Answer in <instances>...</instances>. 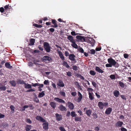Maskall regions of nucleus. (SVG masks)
<instances>
[{
    "label": "nucleus",
    "instance_id": "nucleus-1",
    "mask_svg": "<svg viewBox=\"0 0 131 131\" xmlns=\"http://www.w3.org/2000/svg\"><path fill=\"white\" fill-rule=\"evenodd\" d=\"M58 53L60 58L61 59L62 61H63L62 63V65L63 66H65L67 68H70V66L68 64L67 62L64 61L65 58L62 53L60 51H58Z\"/></svg>",
    "mask_w": 131,
    "mask_h": 131
},
{
    "label": "nucleus",
    "instance_id": "nucleus-2",
    "mask_svg": "<svg viewBox=\"0 0 131 131\" xmlns=\"http://www.w3.org/2000/svg\"><path fill=\"white\" fill-rule=\"evenodd\" d=\"M108 62L110 63L112 66H114L116 67H118L119 66L118 64L112 58H110L107 59Z\"/></svg>",
    "mask_w": 131,
    "mask_h": 131
},
{
    "label": "nucleus",
    "instance_id": "nucleus-3",
    "mask_svg": "<svg viewBox=\"0 0 131 131\" xmlns=\"http://www.w3.org/2000/svg\"><path fill=\"white\" fill-rule=\"evenodd\" d=\"M43 47L45 50L47 52H50L51 47L48 43L47 42H44L43 43Z\"/></svg>",
    "mask_w": 131,
    "mask_h": 131
},
{
    "label": "nucleus",
    "instance_id": "nucleus-4",
    "mask_svg": "<svg viewBox=\"0 0 131 131\" xmlns=\"http://www.w3.org/2000/svg\"><path fill=\"white\" fill-rule=\"evenodd\" d=\"M75 56L73 54H70L69 57V59L72 61L71 63L74 64L77 62L75 58Z\"/></svg>",
    "mask_w": 131,
    "mask_h": 131
},
{
    "label": "nucleus",
    "instance_id": "nucleus-5",
    "mask_svg": "<svg viewBox=\"0 0 131 131\" xmlns=\"http://www.w3.org/2000/svg\"><path fill=\"white\" fill-rule=\"evenodd\" d=\"M43 123L42 124L43 129L45 130H48L49 128L48 123V122H46Z\"/></svg>",
    "mask_w": 131,
    "mask_h": 131
},
{
    "label": "nucleus",
    "instance_id": "nucleus-6",
    "mask_svg": "<svg viewBox=\"0 0 131 131\" xmlns=\"http://www.w3.org/2000/svg\"><path fill=\"white\" fill-rule=\"evenodd\" d=\"M36 118L37 120L42 122H46V120L42 117L39 116H37L36 117Z\"/></svg>",
    "mask_w": 131,
    "mask_h": 131
},
{
    "label": "nucleus",
    "instance_id": "nucleus-7",
    "mask_svg": "<svg viewBox=\"0 0 131 131\" xmlns=\"http://www.w3.org/2000/svg\"><path fill=\"white\" fill-rule=\"evenodd\" d=\"M56 119L57 121H60L62 119V116L61 114H59L57 113L55 114Z\"/></svg>",
    "mask_w": 131,
    "mask_h": 131
},
{
    "label": "nucleus",
    "instance_id": "nucleus-8",
    "mask_svg": "<svg viewBox=\"0 0 131 131\" xmlns=\"http://www.w3.org/2000/svg\"><path fill=\"white\" fill-rule=\"evenodd\" d=\"M76 38L82 42L85 41V39L84 36L78 35L76 36Z\"/></svg>",
    "mask_w": 131,
    "mask_h": 131
},
{
    "label": "nucleus",
    "instance_id": "nucleus-9",
    "mask_svg": "<svg viewBox=\"0 0 131 131\" xmlns=\"http://www.w3.org/2000/svg\"><path fill=\"white\" fill-rule=\"evenodd\" d=\"M78 93L79 97L77 99V102H79L81 101L82 99L83 96L82 95L79 91H78Z\"/></svg>",
    "mask_w": 131,
    "mask_h": 131
},
{
    "label": "nucleus",
    "instance_id": "nucleus-10",
    "mask_svg": "<svg viewBox=\"0 0 131 131\" xmlns=\"http://www.w3.org/2000/svg\"><path fill=\"white\" fill-rule=\"evenodd\" d=\"M87 42L88 43L91 44L93 46L94 45V40L92 38H90L87 41Z\"/></svg>",
    "mask_w": 131,
    "mask_h": 131
},
{
    "label": "nucleus",
    "instance_id": "nucleus-11",
    "mask_svg": "<svg viewBox=\"0 0 131 131\" xmlns=\"http://www.w3.org/2000/svg\"><path fill=\"white\" fill-rule=\"evenodd\" d=\"M58 108L61 111H66L67 110V108L62 105H60Z\"/></svg>",
    "mask_w": 131,
    "mask_h": 131
},
{
    "label": "nucleus",
    "instance_id": "nucleus-12",
    "mask_svg": "<svg viewBox=\"0 0 131 131\" xmlns=\"http://www.w3.org/2000/svg\"><path fill=\"white\" fill-rule=\"evenodd\" d=\"M54 100L56 101L57 102H58L59 103H65V102L64 100L61 99H59V98L57 97H55L54 98Z\"/></svg>",
    "mask_w": 131,
    "mask_h": 131
},
{
    "label": "nucleus",
    "instance_id": "nucleus-13",
    "mask_svg": "<svg viewBox=\"0 0 131 131\" xmlns=\"http://www.w3.org/2000/svg\"><path fill=\"white\" fill-rule=\"evenodd\" d=\"M57 84V85L61 87H63L64 85V84L62 81L60 79L59 80L58 83Z\"/></svg>",
    "mask_w": 131,
    "mask_h": 131
},
{
    "label": "nucleus",
    "instance_id": "nucleus-14",
    "mask_svg": "<svg viewBox=\"0 0 131 131\" xmlns=\"http://www.w3.org/2000/svg\"><path fill=\"white\" fill-rule=\"evenodd\" d=\"M112 111V108L111 107L108 108L105 111V113L107 115H109Z\"/></svg>",
    "mask_w": 131,
    "mask_h": 131
},
{
    "label": "nucleus",
    "instance_id": "nucleus-15",
    "mask_svg": "<svg viewBox=\"0 0 131 131\" xmlns=\"http://www.w3.org/2000/svg\"><path fill=\"white\" fill-rule=\"evenodd\" d=\"M68 107L70 110H73L74 108V106L73 104L70 102H68Z\"/></svg>",
    "mask_w": 131,
    "mask_h": 131
},
{
    "label": "nucleus",
    "instance_id": "nucleus-16",
    "mask_svg": "<svg viewBox=\"0 0 131 131\" xmlns=\"http://www.w3.org/2000/svg\"><path fill=\"white\" fill-rule=\"evenodd\" d=\"M123 124V122H122L119 121L116 123L115 125L117 127H122Z\"/></svg>",
    "mask_w": 131,
    "mask_h": 131
},
{
    "label": "nucleus",
    "instance_id": "nucleus-17",
    "mask_svg": "<svg viewBox=\"0 0 131 131\" xmlns=\"http://www.w3.org/2000/svg\"><path fill=\"white\" fill-rule=\"evenodd\" d=\"M92 113V111L90 109L86 110L85 111V113L89 117L91 116Z\"/></svg>",
    "mask_w": 131,
    "mask_h": 131
},
{
    "label": "nucleus",
    "instance_id": "nucleus-18",
    "mask_svg": "<svg viewBox=\"0 0 131 131\" xmlns=\"http://www.w3.org/2000/svg\"><path fill=\"white\" fill-rule=\"evenodd\" d=\"M95 70L99 73H102L104 71L98 67L96 66L95 68Z\"/></svg>",
    "mask_w": 131,
    "mask_h": 131
},
{
    "label": "nucleus",
    "instance_id": "nucleus-19",
    "mask_svg": "<svg viewBox=\"0 0 131 131\" xmlns=\"http://www.w3.org/2000/svg\"><path fill=\"white\" fill-rule=\"evenodd\" d=\"M67 38V39L69 40L70 42L72 43L75 41L73 39V37L71 35H68Z\"/></svg>",
    "mask_w": 131,
    "mask_h": 131
},
{
    "label": "nucleus",
    "instance_id": "nucleus-20",
    "mask_svg": "<svg viewBox=\"0 0 131 131\" xmlns=\"http://www.w3.org/2000/svg\"><path fill=\"white\" fill-rule=\"evenodd\" d=\"M98 106L99 108L102 110L104 108V106L103 105V103L101 102H99L98 103Z\"/></svg>",
    "mask_w": 131,
    "mask_h": 131
},
{
    "label": "nucleus",
    "instance_id": "nucleus-21",
    "mask_svg": "<svg viewBox=\"0 0 131 131\" xmlns=\"http://www.w3.org/2000/svg\"><path fill=\"white\" fill-rule=\"evenodd\" d=\"M35 42V40L34 39H31L29 40V44L30 46H32L34 44Z\"/></svg>",
    "mask_w": 131,
    "mask_h": 131
},
{
    "label": "nucleus",
    "instance_id": "nucleus-22",
    "mask_svg": "<svg viewBox=\"0 0 131 131\" xmlns=\"http://www.w3.org/2000/svg\"><path fill=\"white\" fill-rule=\"evenodd\" d=\"M96 53L95 50L93 49L90 50L88 51V53L89 54H94Z\"/></svg>",
    "mask_w": 131,
    "mask_h": 131
},
{
    "label": "nucleus",
    "instance_id": "nucleus-23",
    "mask_svg": "<svg viewBox=\"0 0 131 131\" xmlns=\"http://www.w3.org/2000/svg\"><path fill=\"white\" fill-rule=\"evenodd\" d=\"M50 105L54 109L56 106V103L54 102H50Z\"/></svg>",
    "mask_w": 131,
    "mask_h": 131
},
{
    "label": "nucleus",
    "instance_id": "nucleus-24",
    "mask_svg": "<svg viewBox=\"0 0 131 131\" xmlns=\"http://www.w3.org/2000/svg\"><path fill=\"white\" fill-rule=\"evenodd\" d=\"M113 94L116 97H118L119 95V91L115 90L113 92Z\"/></svg>",
    "mask_w": 131,
    "mask_h": 131
},
{
    "label": "nucleus",
    "instance_id": "nucleus-25",
    "mask_svg": "<svg viewBox=\"0 0 131 131\" xmlns=\"http://www.w3.org/2000/svg\"><path fill=\"white\" fill-rule=\"evenodd\" d=\"M43 60H45V61H50L52 60V58H51L46 56H45L43 57Z\"/></svg>",
    "mask_w": 131,
    "mask_h": 131
},
{
    "label": "nucleus",
    "instance_id": "nucleus-26",
    "mask_svg": "<svg viewBox=\"0 0 131 131\" xmlns=\"http://www.w3.org/2000/svg\"><path fill=\"white\" fill-rule=\"evenodd\" d=\"M89 97L90 99L92 100L94 99V97L93 96V93L89 92Z\"/></svg>",
    "mask_w": 131,
    "mask_h": 131
},
{
    "label": "nucleus",
    "instance_id": "nucleus-27",
    "mask_svg": "<svg viewBox=\"0 0 131 131\" xmlns=\"http://www.w3.org/2000/svg\"><path fill=\"white\" fill-rule=\"evenodd\" d=\"M31 126L27 125L25 127V129L26 131H29L31 129Z\"/></svg>",
    "mask_w": 131,
    "mask_h": 131
},
{
    "label": "nucleus",
    "instance_id": "nucleus-28",
    "mask_svg": "<svg viewBox=\"0 0 131 131\" xmlns=\"http://www.w3.org/2000/svg\"><path fill=\"white\" fill-rule=\"evenodd\" d=\"M72 43V44H71V46L73 47L75 49H77L78 48V46L76 44L75 41L73 42Z\"/></svg>",
    "mask_w": 131,
    "mask_h": 131
},
{
    "label": "nucleus",
    "instance_id": "nucleus-29",
    "mask_svg": "<svg viewBox=\"0 0 131 131\" xmlns=\"http://www.w3.org/2000/svg\"><path fill=\"white\" fill-rule=\"evenodd\" d=\"M45 95L44 91H42L41 92L39 93L38 97L39 98L41 97L44 96Z\"/></svg>",
    "mask_w": 131,
    "mask_h": 131
},
{
    "label": "nucleus",
    "instance_id": "nucleus-30",
    "mask_svg": "<svg viewBox=\"0 0 131 131\" xmlns=\"http://www.w3.org/2000/svg\"><path fill=\"white\" fill-rule=\"evenodd\" d=\"M5 66L8 69H11L12 67V66H10L9 63L8 62L5 63Z\"/></svg>",
    "mask_w": 131,
    "mask_h": 131
},
{
    "label": "nucleus",
    "instance_id": "nucleus-31",
    "mask_svg": "<svg viewBox=\"0 0 131 131\" xmlns=\"http://www.w3.org/2000/svg\"><path fill=\"white\" fill-rule=\"evenodd\" d=\"M25 88H26L28 89H30L31 88V84H27L26 83L24 84Z\"/></svg>",
    "mask_w": 131,
    "mask_h": 131
},
{
    "label": "nucleus",
    "instance_id": "nucleus-32",
    "mask_svg": "<svg viewBox=\"0 0 131 131\" xmlns=\"http://www.w3.org/2000/svg\"><path fill=\"white\" fill-rule=\"evenodd\" d=\"M10 83L11 85L12 86H15L16 85L15 81L13 80V81H10L9 82Z\"/></svg>",
    "mask_w": 131,
    "mask_h": 131
},
{
    "label": "nucleus",
    "instance_id": "nucleus-33",
    "mask_svg": "<svg viewBox=\"0 0 131 131\" xmlns=\"http://www.w3.org/2000/svg\"><path fill=\"white\" fill-rule=\"evenodd\" d=\"M119 86L122 88H124L125 87V85L123 82L121 81H119L118 83Z\"/></svg>",
    "mask_w": 131,
    "mask_h": 131
},
{
    "label": "nucleus",
    "instance_id": "nucleus-34",
    "mask_svg": "<svg viewBox=\"0 0 131 131\" xmlns=\"http://www.w3.org/2000/svg\"><path fill=\"white\" fill-rule=\"evenodd\" d=\"M75 120L76 121H81V117H79L78 116L75 117L74 118Z\"/></svg>",
    "mask_w": 131,
    "mask_h": 131
},
{
    "label": "nucleus",
    "instance_id": "nucleus-35",
    "mask_svg": "<svg viewBox=\"0 0 131 131\" xmlns=\"http://www.w3.org/2000/svg\"><path fill=\"white\" fill-rule=\"evenodd\" d=\"M17 83L18 84H25V82L21 79H19L17 82Z\"/></svg>",
    "mask_w": 131,
    "mask_h": 131
},
{
    "label": "nucleus",
    "instance_id": "nucleus-36",
    "mask_svg": "<svg viewBox=\"0 0 131 131\" xmlns=\"http://www.w3.org/2000/svg\"><path fill=\"white\" fill-rule=\"evenodd\" d=\"M90 74L92 75H95L96 74V72L93 70H91L89 72Z\"/></svg>",
    "mask_w": 131,
    "mask_h": 131
},
{
    "label": "nucleus",
    "instance_id": "nucleus-37",
    "mask_svg": "<svg viewBox=\"0 0 131 131\" xmlns=\"http://www.w3.org/2000/svg\"><path fill=\"white\" fill-rule=\"evenodd\" d=\"M33 26H35V27H37V28H41L42 27V26L41 25H38L37 24H33Z\"/></svg>",
    "mask_w": 131,
    "mask_h": 131
},
{
    "label": "nucleus",
    "instance_id": "nucleus-38",
    "mask_svg": "<svg viewBox=\"0 0 131 131\" xmlns=\"http://www.w3.org/2000/svg\"><path fill=\"white\" fill-rule=\"evenodd\" d=\"M77 114H75L74 111H72L71 113V116L72 117H75L77 116Z\"/></svg>",
    "mask_w": 131,
    "mask_h": 131
},
{
    "label": "nucleus",
    "instance_id": "nucleus-39",
    "mask_svg": "<svg viewBox=\"0 0 131 131\" xmlns=\"http://www.w3.org/2000/svg\"><path fill=\"white\" fill-rule=\"evenodd\" d=\"M52 23L54 25H57L58 27V25L57 24V21L54 19H52Z\"/></svg>",
    "mask_w": 131,
    "mask_h": 131
},
{
    "label": "nucleus",
    "instance_id": "nucleus-40",
    "mask_svg": "<svg viewBox=\"0 0 131 131\" xmlns=\"http://www.w3.org/2000/svg\"><path fill=\"white\" fill-rule=\"evenodd\" d=\"M6 89V87L3 85L1 87H0V90L1 91H5Z\"/></svg>",
    "mask_w": 131,
    "mask_h": 131
},
{
    "label": "nucleus",
    "instance_id": "nucleus-41",
    "mask_svg": "<svg viewBox=\"0 0 131 131\" xmlns=\"http://www.w3.org/2000/svg\"><path fill=\"white\" fill-rule=\"evenodd\" d=\"M34 101L36 103H38L39 102V100L38 99L37 97L36 96L34 98Z\"/></svg>",
    "mask_w": 131,
    "mask_h": 131
},
{
    "label": "nucleus",
    "instance_id": "nucleus-42",
    "mask_svg": "<svg viewBox=\"0 0 131 131\" xmlns=\"http://www.w3.org/2000/svg\"><path fill=\"white\" fill-rule=\"evenodd\" d=\"M59 129L60 131H67L65 130L64 127L63 126L60 127Z\"/></svg>",
    "mask_w": 131,
    "mask_h": 131
},
{
    "label": "nucleus",
    "instance_id": "nucleus-43",
    "mask_svg": "<svg viewBox=\"0 0 131 131\" xmlns=\"http://www.w3.org/2000/svg\"><path fill=\"white\" fill-rule=\"evenodd\" d=\"M77 76L79 78H80L82 80H84V78L82 76L81 74H77Z\"/></svg>",
    "mask_w": 131,
    "mask_h": 131
},
{
    "label": "nucleus",
    "instance_id": "nucleus-44",
    "mask_svg": "<svg viewBox=\"0 0 131 131\" xmlns=\"http://www.w3.org/2000/svg\"><path fill=\"white\" fill-rule=\"evenodd\" d=\"M26 122L28 123L31 124L32 123V121L29 119L27 118L26 119Z\"/></svg>",
    "mask_w": 131,
    "mask_h": 131
},
{
    "label": "nucleus",
    "instance_id": "nucleus-45",
    "mask_svg": "<svg viewBox=\"0 0 131 131\" xmlns=\"http://www.w3.org/2000/svg\"><path fill=\"white\" fill-rule=\"evenodd\" d=\"M72 69L75 71H77L78 70V67L76 66H73L72 67Z\"/></svg>",
    "mask_w": 131,
    "mask_h": 131
},
{
    "label": "nucleus",
    "instance_id": "nucleus-46",
    "mask_svg": "<svg viewBox=\"0 0 131 131\" xmlns=\"http://www.w3.org/2000/svg\"><path fill=\"white\" fill-rule=\"evenodd\" d=\"M32 86H33L35 87L37 86H39L40 85V84L39 83H32L31 84Z\"/></svg>",
    "mask_w": 131,
    "mask_h": 131
},
{
    "label": "nucleus",
    "instance_id": "nucleus-47",
    "mask_svg": "<svg viewBox=\"0 0 131 131\" xmlns=\"http://www.w3.org/2000/svg\"><path fill=\"white\" fill-rule=\"evenodd\" d=\"M92 115L94 118L96 119L97 118V115L96 113H93Z\"/></svg>",
    "mask_w": 131,
    "mask_h": 131
},
{
    "label": "nucleus",
    "instance_id": "nucleus-48",
    "mask_svg": "<svg viewBox=\"0 0 131 131\" xmlns=\"http://www.w3.org/2000/svg\"><path fill=\"white\" fill-rule=\"evenodd\" d=\"M110 77L112 79H115V76L114 74L111 75Z\"/></svg>",
    "mask_w": 131,
    "mask_h": 131
},
{
    "label": "nucleus",
    "instance_id": "nucleus-49",
    "mask_svg": "<svg viewBox=\"0 0 131 131\" xmlns=\"http://www.w3.org/2000/svg\"><path fill=\"white\" fill-rule=\"evenodd\" d=\"M35 91V89H30L27 90L26 91V92H33V91Z\"/></svg>",
    "mask_w": 131,
    "mask_h": 131
},
{
    "label": "nucleus",
    "instance_id": "nucleus-50",
    "mask_svg": "<svg viewBox=\"0 0 131 131\" xmlns=\"http://www.w3.org/2000/svg\"><path fill=\"white\" fill-rule=\"evenodd\" d=\"M74 84L76 85L77 87V86L80 85L79 83L76 81H75V82H74Z\"/></svg>",
    "mask_w": 131,
    "mask_h": 131
},
{
    "label": "nucleus",
    "instance_id": "nucleus-51",
    "mask_svg": "<svg viewBox=\"0 0 131 131\" xmlns=\"http://www.w3.org/2000/svg\"><path fill=\"white\" fill-rule=\"evenodd\" d=\"M67 75L69 77H71L72 75V73L71 72L69 71L67 72Z\"/></svg>",
    "mask_w": 131,
    "mask_h": 131
},
{
    "label": "nucleus",
    "instance_id": "nucleus-52",
    "mask_svg": "<svg viewBox=\"0 0 131 131\" xmlns=\"http://www.w3.org/2000/svg\"><path fill=\"white\" fill-rule=\"evenodd\" d=\"M10 110L14 112V106L13 105H11L10 106Z\"/></svg>",
    "mask_w": 131,
    "mask_h": 131
},
{
    "label": "nucleus",
    "instance_id": "nucleus-53",
    "mask_svg": "<svg viewBox=\"0 0 131 131\" xmlns=\"http://www.w3.org/2000/svg\"><path fill=\"white\" fill-rule=\"evenodd\" d=\"M101 49V47H96L95 49V50L96 51H100Z\"/></svg>",
    "mask_w": 131,
    "mask_h": 131
},
{
    "label": "nucleus",
    "instance_id": "nucleus-54",
    "mask_svg": "<svg viewBox=\"0 0 131 131\" xmlns=\"http://www.w3.org/2000/svg\"><path fill=\"white\" fill-rule=\"evenodd\" d=\"M79 52H81V53H84V50L82 48H80L79 50Z\"/></svg>",
    "mask_w": 131,
    "mask_h": 131
},
{
    "label": "nucleus",
    "instance_id": "nucleus-55",
    "mask_svg": "<svg viewBox=\"0 0 131 131\" xmlns=\"http://www.w3.org/2000/svg\"><path fill=\"white\" fill-rule=\"evenodd\" d=\"M105 66L107 67H112V65L110 63H109L106 64Z\"/></svg>",
    "mask_w": 131,
    "mask_h": 131
},
{
    "label": "nucleus",
    "instance_id": "nucleus-56",
    "mask_svg": "<svg viewBox=\"0 0 131 131\" xmlns=\"http://www.w3.org/2000/svg\"><path fill=\"white\" fill-rule=\"evenodd\" d=\"M0 12L2 13L5 12L4 9L3 7H1L0 8Z\"/></svg>",
    "mask_w": 131,
    "mask_h": 131
},
{
    "label": "nucleus",
    "instance_id": "nucleus-57",
    "mask_svg": "<svg viewBox=\"0 0 131 131\" xmlns=\"http://www.w3.org/2000/svg\"><path fill=\"white\" fill-rule=\"evenodd\" d=\"M124 57L125 58H127L129 57V55L128 54L125 53L124 54Z\"/></svg>",
    "mask_w": 131,
    "mask_h": 131
},
{
    "label": "nucleus",
    "instance_id": "nucleus-58",
    "mask_svg": "<svg viewBox=\"0 0 131 131\" xmlns=\"http://www.w3.org/2000/svg\"><path fill=\"white\" fill-rule=\"evenodd\" d=\"M65 55L66 57H67L68 56L69 57V56L70 54L68 52L66 51L65 52Z\"/></svg>",
    "mask_w": 131,
    "mask_h": 131
},
{
    "label": "nucleus",
    "instance_id": "nucleus-59",
    "mask_svg": "<svg viewBox=\"0 0 131 131\" xmlns=\"http://www.w3.org/2000/svg\"><path fill=\"white\" fill-rule=\"evenodd\" d=\"M121 97L123 99H124L125 100H126V98L125 96L124 95H121Z\"/></svg>",
    "mask_w": 131,
    "mask_h": 131
},
{
    "label": "nucleus",
    "instance_id": "nucleus-60",
    "mask_svg": "<svg viewBox=\"0 0 131 131\" xmlns=\"http://www.w3.org/2000/svg\"><path fill=\"white\" fill-rule=\"evenodd\" d=\"M60 94L61 96H65L66 95V94L64 92L62 91L60 93Z\"/></svg>",
    "mask_w": 131,
    "mask_h": 131
},
{
    "label": "nucleus",
    "instance_id": "nucleus-61",
    "mask_svg": "<svg viewBox=\"0 0 131 131\" xmlns=\"http://www.w3.org/2000/svg\"><path fill=\"white\" fill-rule=\"evenodd\" d=\"M77 93L76 92H72L71 93V95L74 96H75L77 95Z\"/></svg>",
    "mask_w": 131,
    "mask_h": 131
},
{
    "label": "nucleus",
    "instance_id": "nucleus-62",
    "mask_svg": "<svg viewBox=\"0 0 131 131\" xmlns=\"http://www.w3.org/2000/svg\"><path fill=\"white\" fill-rule=\"evenodd\" d=\"M93 91V89L91 88H88L87 89V91L90 92H92Z\"/></svg>",
    "mask_w": 131,
    "mask_h": 131
},
{
    "label": "nucleus",
    "instance_id": "nucleus-63",
    "mask_svg": "<svg viewBox=\"0 0 131 131\" xmlns=\"http://www.w3.org/2000/svg\"><path fill=\"white\" fill-rule=\"evenodd\" d=\"M29 107L30 108V109L31 110H33L34 108V107L31 104H30L29 105H28Z\"/></svg>",
    "mask_w": 131,
    "mask_h": 131
},
{
    "label": "nucleus",
    "instance_id": "nucleus-64",
    "mask_svg": "<svg viewBox=\"0 0 131 131\" xmlns=\"http://www.w3.org/2000/svg\"><path fill=\"white\" fill-rule=\"evenodd\" d=\"M120 129L121 131H127V129L124 127H122L120 128Z\"/></svg>",
    "mask_w": 131,
    "mask_h": 131
}]
</instances>
